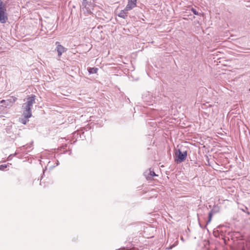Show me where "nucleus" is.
I'll use <instances>...</instances> for the list:
<instances>
[{
	"mask_svg": "<svg viewBox=\"0 0 250 250\" xmlns=\"http://www.w3.org/2000/svg\"><path fill=\"white\" fill-rule=\"evenodd\" d=\"M35 103V96L32 95L31 97L27 98V102L24 103L22 107L23 109V115L24 118L28 119L32 116L31 107L33 104Z\"/></svg>",
	"mask_w": 250,
	"mask_h": 250,
	"instance_id": "nucleus-1",
	"label": "nucleus"
},
{
	"mask_svg": "<svg viewBox=\"0 0 250 250\" xmlns=\"http://www.w3.org/2000/svg\"><path fill=\"white\" fill-rule=\"evenodd\" d=\"M7 20V14L5 4H3L2 0H0V22L4 23Z\"/></svg>",
	"mask_w": 250,
	"mask_h": 250,
	"instance_id": "nucleus-2",
	"label": "nucleus"
},
{
	"mask_svg": "<svg viewBox=\"0 0 250 250\" xmlns=\"http://www.w3.org/2000/svg\"><path fill=\"white\" fill-rule=\"evenodd\" d=\"M176 159L178 163H181L183 162L187 157V151H182L180 149H178L176 153Z\"/></svg>",
	"mask_w": 250,
	"mask_h": 250,
	"instance_id": "nucleus-3",
	"label": "nucleus"
},
{
	"mask_svg": "<svg viewBox=\"0 0 250 250\" xmlns=\"http://www.w3.org/2000/svg\"><path fill=\"white\" fill-rule=\"evenodd\" d=\"M136 5V0H129L125 8V10L129 11L131 10Z\"/></svg>",
	"mask_w": 250,
	"mask_h": 250,
	"instance_id": "nucleus-4",
	"label": "nucleus"
},
{
	"mask_svg": "<svg viewBox=\"0 0 250 250\" xmlns=\"http://www.w3.org/2000/svg\"><path fill=\"white\" fill-rule=\"evenodd\" d=\"M56 44H58L57 46V50L58 54V56L60 57L63 52H65L67 50V49L64 48L62 45L60 44L59 42H57Z\"/></svg>",
	"mask_w": 250,
	"mask_h": 250,
	"instance_id": "nucleus-5",
	"label": "nucleus"
},
{
	"mask_svg": "<svg viewBox=\"0 0 250 250\" xmlns=\"http://www.w3.org/2000/svg\"><path fill=\"white\" fill-rule=\"evenodd\" d=\"M17 98L15 97H10L9 98L5 100L6 101V104H5L6 106H9L12 105L14 103H15L17 100Z\"/></svg>",
	"mask_w": 250,
	"mask_h": 250,
	"instance_id": "nucleus-6",
	"label": "nucleus"
},
{
	"mask_svg": "<svg viewBox=\"0 0 250 250\" xmlns=\"http://www.w3.org/2000/svg\"><path fill=\"white\" fill-rule=\"evenodd\" d=\"M145 175L147 180H150L152 177L157 176L153 171H151L150 170L148 172H145Z\"/></svg>",
	"mask_w": 250,
	"mask_h": 250,
	"instance_id": "nucleus-7",
	"label": "nucleus"
},
{
	"mask_svg": "<svg viewBox=\"0 0 250 250\" xmlns=\"http://www.w3.org/2000/svg\"><path fill=\"white\" fill-rule=\"evenodd\" d=\"M126 11H127L125 10V9L121 11L118 14V16L123 18V19H125L127 16Z\"/></svg>",
	"mask_w": 250,
	"mask_h": 250,
	"instance_id": "nucleus-8",
	"label": "nucleus"
},
{
	"mask_svg": "<svg viewBox=\"0 0 250 250\" xmlns=\"http://www.w3.org/2000/svg\"><path fill=\"white\" fill-rule=\"evenodd\" d=\"M98 70V69L97 68H95V67L89 68L88 69V72L90 74H95L97 72Z\"/></svg>",
	"mask_w": 250,
	"mask_h": 250,
	"instance_id": "nucleus-9",
	"label": "nucleus"
},
{
	"mask_svg": "<svg viewBox=\"0 0 250 250\" xmlns=\"http://www.w3.org/2000/svg\"><path fill=\"white\" fill-rule=\"evenodd\" d=\"M213 214V211L212 210H211L208 213V219L207 222V224H208L210 222L211 219H212V216Z\"/></svg>",
	"mask_w": 250,
	"mask_h": 250,
	"instance_id": "nucleus-10",
	"label": "nucleus"
},
{
	"mask_svg": "<svg viewBox=\"0 0 250 250\" xmlns=\"http://www.w3.org/2000/svg\"><path fill=\"white\" fill-rule=\"evenodd\" d=\"M27 120H28V119H26V118H24V119H20V122L22 124H23L24 125H25Z\"/></svg>",
	"mask_w": 250,
	"mask_h": 250,
	"instance_id": "nucleus-11",
	"label": "nucleus"
},
{
	"mask_svg": "<svg viewBox=\"0 0 250 250\" xmlns=\"http://www.w3.org/2000/svg\"><path fill=\"white\" fill-rule=\"evenodd\" d=\"M7 165H0V170H3L7 167Z\"/></svg>",
	"mask_w": 250,
	"mask_h": 250,
	"instance_id": "nucleus-12",
	"label": "nucleus"
},
{
	"mask_svg": "<svg viewBox=\"0 0 250 250\" xmlns=\"http://www.w3.org/2000/svg\"><path fill=\"white\" fill-rule=\"evenodd\" d=\"M192 12L194 14L196 15H199V13L194 8H192L191 9Z\"/></svg>",
	"mask_w": 250,
	"mask_h": 250,
	"instance_id": "nucleus-13",
	"label": "nucleus"
},
{
	"mask_svg": "<svg viewBox=\"0 0 250 250\" xmlns=\"http://www.w3.org/2000/svg\"><path fill=\"white\" fill-rule=\"evenodd\" d=\"M82 5L84 6L85 7H86V5H87V2H86V0H83V1L82 2Z\"/></svg>",
	"mask_w": 250,
	"mask_h": 250,
	"instance_id": "nucleus-14",
	"label": "nucleus"
},
{
	"mask_svg": "<svg viewBox=\"0 0 250 250\" xmlns=\"http://www.w3.org/2000/svg\"><path fill=\"white\" fill-rule=\"evenodd\" d=\"M0 103H5V104H6V101H5V100H2L0 102Z\"/></svg>",
	"mask_w": 250,
	"mask_h": 250,
	"instance_id": "nucleus-15",
	"label": "nucleus"
},
{
	"mask_svg": "<svg viewBox=\"0 0 250 250\" xmlns=\"http://www.w3.org/2000/svg\"><path fill=\"white\" fill-rule=\"evenodd\" d=\"M173 246H171L169 248H168V250L171 249L173 248Z\"/></svg>",
	"mask_w": 250,
	"mask_h": 250,
	"instance_id": "nucleus-16",
	"label": "nucleus"
}]
</instances>
